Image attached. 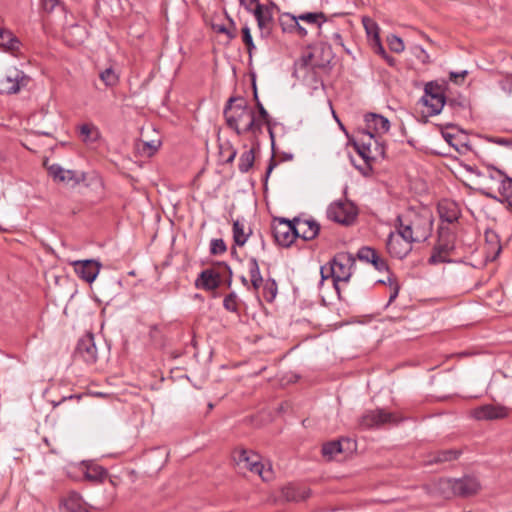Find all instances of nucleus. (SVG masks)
<instances>
[{"mask_svg": "<svg viewBox=\"0 0 512 512\" xmlns=\"http://www.w3.org/2000/svg\"><path fill=\"white\" fill-rule=\"evenodd\" d=\"M351 145L354 147L355 151L361 156L364 160V165H356L354 160L351 158V162L353 166L365 177L369 176L372 173V161L375 160V156L371 155V148L368 147V144L365 145V139L356 140L355 138L351 141Z\"/></svg>", "mask_w": 512, "mask_h": 512, "instance_id": "obj_14", "label": "nucleus"}, {"mask_svg": "<svg viewBox=\"0 0 512 512\" xmlns=\"http://www.w3.org/2000/svg\"><path fill=\"white\" fill-rule=\"evenodd\" d=\"M60 512H89L83 506L82 496L75 491L69 492L63 497L59 504Z\"/></svg>", "mask_w": 512, "mask_h": 512, "instance_id": "obj_24", "label": "nucleus"}, {"mask_svg": "<svg viewBox=\"0 0 512 512\" xmlns=\"http://www.w3.org/2000/svg\"><path fill=\"white\" fill-rule=\"evenodd\" d=\"M298 21H304L310 24H317L318 27L327 20L323 12H306L297 16Z\"/></svg>", "mask_w": 512, "mask_h": 512, "instance_id": "obj_39", "label": "nucleus"}, {"mask_svg": "<svg viewBox=\"0 0 512 512\" xmlns=\"http://www.w3.org/2000/svg\"><path fill=\"white\" fill-rule=\"evenodd\" d=\"M413 243L409 239L403 238L396 230L389 233L386 248L390 256L402 260L412 251Z\"/></svg>", "mask_w": 512, "mask_h": 512, "instance_id": "obj_11", "label": "nucleus"}, {"mask_svg": "<svg viewBox=\"0 0 512 512\" xmlns=\"http://www.w3.org/2000/svg\"><path fill=\"white\" fill-rule=\"evenodd\" d=\"M356 258L360 261L372 264L373 267L379 272L389 271L387 261L382 258L374 248L370 246L361 247L357 252Z\"/></svg>", "mask_w": 512, "mask_h": 512, "instance_id": "obj_19", "label": "nucleus"}, {"mask_svg": "<svg viewBox=\"0 0 512 512\" xmlns=\"http://www.w3.org/2000/svg\"><path fill=\"white\" fill-rule=\"evenodd\" d=\"M412 54L422 63V64H428L430 63V57L429 54L426 52V50L421 47L420 45H414L411 48Z\"/></svg>", "mask_w": 512, "mask_h": 512, "instance_id": "obj_50", "label": "nucleus"}, {"mask_svg": "<svg viewBox=\"0 0 512 512\" xmlns=\"http://www.w3.org/2000/svg\"><path fill=\"white\" fill-rule=\"evenodd\" d=\"M321 231L320 224L314 219H304L303 226L299 229V237L304 241H311L319 236Z\"/></svg>", "mask_w": 512, "mask_h": 512, "instance_id": "obj_29", "label": "nucleus"}, {"mask_svg": "<svg viewBox=\"0 0 512 512\" xmlns=\"http://www.w3.org/2000/svg\"><path fill=\"white\" fill-rule=\"evenodd\" d=\"M248 269H249L250 280L251 279H263L261 272H260L258 261L255 257H251L249 259Z\"/></svg>", "mask_w": 512, "mask_h": 512, "instance_id": "obj_51", "label": "nucleus"}, {"mask_svg": "<svg viewBox=\"0 0 512 512\" xmlns=\"http://www.w3.org/2000/svg\"><path fill=\"white\" fill-rule=\"evenodd\" d=\"M354 446L355 443L353 441L349 438H344L342 440L330 441L323 444L321 451L324 457L331 460L342 454L346 449H352Z\"/></svg>", "mask_w": 512, "mask_h": 512, "instance_id": "obj_23", "label": "nucleus"}, {"mask_svg": "<svg viewBox=\"0 0 512 512\" xmlns=\"http://www.w3.org/2000/svg\"><path fill=\"white\" fill-rule=\"evenodd\" d=\"M220 284V273L211 268L202 270L195 280V286L206 291L215 290L220 286Z\"/></svg>", "mask_w": 512, "mask_h": 512, "instance_id": "obj_22", "label": "nucleus"}, {"mask_svg": "<svg viewBox=\"0 0 512 512\" xmlns=\"http://www.w3.org/2000/svg\"><path fill=\"white\" fill-rule=\"evenodd\" d=\"M241 33H242V41H243L244 45L246 46V49H247V52L249 55V59L251 60L252 55L256 49V46L253 41L250 27L247 24H245L241 29Z\"/></svg>", "mask_w": 512, "mask_h": 512, "instance_id": "obj_41", "label": "nucleus"}, {"mask_svg": "<svg viewBox=\"0 0 512 512\" xmlns=\"http://www.w3.org/2000/svg\"><path fill=\"white\" fill-rule=\"evenodd\" d=\"M238 302L239 299L237 294L232 291L224 297L223 307L229 312L237 313L239 309Z\"/></svg>", "mask_w": 512, "mask_h": 512, "instance_id": "obj_44", "label": "nucleus"}, {"mask_svg": "<svg viewBox=\"0 0 512 512\" xmlns=\"http://www.w3.org/2000/svg\"><path fill=\"white\" fill-rule=\"evenodd\" d=\"M460 454H461V451L457 450V449L439 450L431 455V458L429 459L428 462L430 464L450 462V461L458 459Z\"/></svg>", "mask_w": 512, "mask_h": 512, "instance_id": "obj_31", "label": "nucleus"}, {"mask_svg": "<svg viewBox=\"0 0 512 512\" xmlns=\"http://www.w3.org/2000/svg\"><path fill=\"white\" fill-rule=\"evenodd\" d=\"M232 232L234 243L237 246H244L251 234V230H249L248 233H245L244 224L239 220H235L233 222Z\"/></svg>", "mask_w": 512, "mask_h": 512, "instance_id": "obj_35", "label": "nucleus"}, {"mask_svg": "<svg viewBox=\"0 0 512 512\" xmlns=\"http://www.w3.org/2000/svg\"><path fill=\"white\" fill-rule=\"evenodd\" d=\"M80 470L83 474V478L93 484L102 483L108 476L107 469L92 461H83Z\"/></svg>", "mask_w": 512, "mask_h": 512, "instance_id": "obj_20", "label": "nucleus"}, {"mask_svg": "<svg viewBox=\"0 0 512 512\" xmlns=\"http://www.w3.org/2000/svg\"><path fill=\"white\" fill-rule=\"evenodd\" d=\"M59 4V0H42L43 9L47 12H52Z\"/></svg>", "mask_w": 512, "mask_h": 512, "instance_id": "obj_59", "label": "nucleus"}, {"mask_svg": "<svg viewBox=\"0 0 512 512\" xmlns=\"http://www.w3.org/2000/svg\"><path fill=\"white\" fill-rule=\"evenodd\" d=\"M227 246L222 238L212 239L210 242V254L221 255L225 253Z\"/></svg>", "mask_w": 512, "mask_h": 512, "instance_id": "obj_47", "label": "nucleus"}, {"mask_svg": "<svg viewBox=\"0 0 512 512\" xmlns=\"http://www.w3.org/2000/svg\"><path fill=\"white\" fill-rule=\"evenodd\" d=\"M258 150L252 145L249 150L244 151L239 157L238 169L241 173H247L254 165L255 152Z\"/></svg>", "mask_w": 512, "mask_h": 512, "instance_id": "obj_32", "label": "nucleus"}, {"mask_svg": "<svg viewBox=\"0 0 512 512\" xmlns=\"http://www.w3.org/2000/svg\"><path fill=\"white\" fill-rule=\"evenodd\" d=\"M73 267L76 275L91 284L97 278L102 264L94 259L77 260L73 262Z\"/></svg>", "mask_w": 512, "mask_h": 512, "instance_id": "obj_13", "label": "nucleus"}, {"mask_svg": "<svg viewBox=\"0 0 512 512\" xmlns=\"http://www.w3.org/2000/svg\"><path fill=\"white\" fill-rule=\"evenodd\" d=\"M456 238L457 234L451 227L440 224L437 229L436 242L428 258V264L452 263L450 256L456 249Z\"/></svg>", "mask_w": 512, "mask_h": 512, "instance_id": "obj_3", "label": "nucleus"}, {"mask_svg": "<svg viewBox=\"0 0 512 512\" xmlns=\"http://www.w3.org/2000/svg\"><path fill=\"white\" fill-rule=\"evenodd\" d=\"M445 105L453 114H461L465 110H467V114L470 112V102L462 95L446 98Z\"/></svg>", "mask_w": 512, "mask_h": 512, "instance_id": "obj_30", "label": "nucleus"}, {"mask_svg": "<svg viewBox=\"0 0 512 512\" xmlns=\"http://www.w3.org/2000/svg\"><path fill=\"white\" fill-rule=\"evenodd\" d=\"M74 355L83 360L86 364L91 365L96 363L98 353L92 333H87L78 340Z\"/></svg>", "mask_w": 512, "mask_h": 512, "instance_id": "obj_12", "label": "nucleus"}, {"mask_svg": "<svg viewBox=\"0 0 512 512\" xmlns=\"http://www.w3.org/2000/svg\"><path fill=\"white\" fill-rule=\"evenodd\" d=\"M260 121H262L266 126H270L271 117L268 113V111L265 109L262 103H258V106H256Z\"/></svg>", "mask_w": 512, "mask_h": 512, "instance_id": "obj_54", "label": "nucleus"}, {"mask_svg": "<svg viewBox=\"0 0 512 512\" xmlns=\"http://www.w3.org/2000/svg\"><path fill=\"white\" fill-rule=\"evenodd\" d=\"M218 265L223 267V269L227 271L228 278L224 281V283L227 288H230L232 285V275H233L231 267L225 262H219Z\"/></svg>", "mask_w": 512, "mask_h": 512, "instance_id": "obj_58", "label": "nucleus"}, {"mask_svg": "<svg viewBox=\"0 0 512 512\" xmlns=\"http://www.w3.org/2000/svg\"><path fill=\"white\" fill-rule=\"evenodd\" d=\"M278 21L284 33H293L294 25L298 21V18L292 13L283 12L280 14Z\"/></svg>", "mask_w": 512, "mask_h": 512, "instance_id": "obj_37", "label": "nucleus"}, {"mask_svg": "<svg viewBox=\"0 0 512 512\" xmlns=\"http://www.w3.org/2000/svg\"><path fill=\"white\" fill-rule=\"evenodd\" d=\"M48 174L54 181L62 182L71 188L86 180V174L83 171L64 169L59 164L50 165L48 167Z\"/></svg>", "mask_w": 512, "mask_h": 512, "instance_id": "obj_9", "label": "nucleus"}, {"mask_svg": "<svg viewBox=\"0 0 512 512\" xmlns=\"http://www.w3.org/2000/svg\"><path fill=\"white\" fill-rule=\"evenodd\" d=\"M403 420V418L398 417L394 413L387 412L384 409H375L365 412L361 416L359 424L364 429H372L387 423L397 425Z\"/></svg>", "mask_w": 512, "mask_h": 512, "instance_id": "obj_6", "label": "nucleus"}, {"mask_svg": "<svg viewBox=\"0 0 512 512\" xmlns=\"http://www.w3.org/2000/svg\"><path fill=\"white\" fill-rule=\"evenodd\" d=\"M355 263L356 257L350 252L338 253L329 262L330 276L339 298H341L339 283L349 281L352 276L351 269Z\"/></svg>", "mask_w": 512, "mask_h": 512, "instance_id": "obj_4", "label": "nucleus"}, {"mask_svg": "<svg viewBox=\"0 0 512 512\" xmlns=\"http://www.w3.org/2000/svg\"><path fill=\"white\" fill-rule=\"evenodd\" d=\"M264 279H251L250 280V289L253 290V292L257 295L259 298V290L261 287H263Z\"/></svg>", "mask_w": 512, "mask_h": 512, "instance_id": "obj_57", "label": "nucleus"}, {"mask_svg": "<svg viewBox=\"0 0 512 512\" xmlns=\"http://www.w3.org/2000/svg\"><path fill=\"white\" fill-rule=\"evenodd\" d=\"M293 33L297 34L299 37H305L307 35V30L299 24V21H297L294 25Z\"/></svg>", "mask_w": 512, "mask_h": 512, "instance_id": "obj_63", "label": "nucleus"}, {"mask_svg": "<svg viewBox=\"0 0 512 512\" xmlns=\"http://www.w3.org/2000/svg\"><path fill=\"white\" fill-rule=\"evenodd\" d=\"M387 40L391 51L395 53H401L404 51V42L400 37L396 35H390Z\"/></svg>", "mask_w": 512, "mask_h": 512, "instance_id": "obj_48", "label": "nucleus"}, {"mask_svg": "<svg viewBox=\"0 0 512 512\" xmlns=\"http://www.w3.org/2000/svg\"><path fill=\"white\" fill-rule=\"evenodd\" d=\"M395 228L403 238L411 242H425L431 236L433 220L421 214H413L405 220L398 215L395 219Z\"/></svg>", "mask_w": 512, "mask_h": 512, "instance_id": "obj_2", "label": "nucleus"}, {"mask_svg": "<svg viewBox=\"0 0 512 512\" xmlns=\"http://www.w3.org/2000/svg\"><path fill=\"white\" fill-rule=\"evenodd\" d=\"M467 75H468L467 70H463L460 72L451 71L449 73V79H450V81H452L455 84H461Z\"/></svg>", "mask_w": 512, "mask_h": 512, "instance_id": "obj_55", "label": "nucleus"}, {"mask_svg": "<svg viewBox=\"0 0 512 512\" xmlns=\"http://www.w3.org/2000/svg\"><path fill=\"white\" fill-rule=\"evenodd\" d=\"M356 140H363L365 139V145L368 144V147L371 148L372 144L375 143V134L371 131H368V130H359L357 132V137L355 138Z\"/></svg>", "mask_w": 512, "mask_h": 512, "instance_id": "obj_52", "label": "nucleus"}, {"mask_svg": "<svg viewBox=\"0 0 512 512\" xmlns=\"http://www.w3.org/2000/svg\"><path fill=\"white\" fill-rule=\"evenodd\" d=\"M264 123L260 120H256V117L254 118V126H252L251 129L247 130V133L252 134V145L256 146L257 149L260 148V142H259V135L262 133V125Z\"/></svg>", "mask_w": 512, "mask_h": 512, "instance_id": "obj_46", "label": "nucleus"}, {"mask_svg": "<svg viewBox=\"0 0 512 512\" xmlns=\"http://www.w3.org/2000/svg\"><path fill=\"white\" fill-rule=\"evenodd\" d=\"M480 175H482L486 179H490V180L496 182L497 184L501 183V181L506 176V174L502 170L497 169L496 167H494L492 165H488L486 167L485 172L480 173Z\"/></svg>", "mask_w": 512, "mask_h": 512, "instance_id": "obj_42", "label": "nucleus"}, {"mask_svg": "<svg viewBox=\"0 0 512 512\" xmlns=\"http://www.w3.org/2000/svg\"><path fill=\"white\" fill-rule=\"evenodd\" d=\"M79 131L84 142H94L99 138V131L93 124H82Z\"/></svg>", "mask_w": 512, "mask_h": 512, "instance_id": "obj_38", "label": "nucleus"}, {"mask_svg": "<svg viewBox=\"0 0 512 512\" xmlns=\"http://www.w3.org/2000/svg\"><path fill=\"white\" fill-rule=\"evenodd\" d=\"M251 13H253L256 19L257 26L260 30V36L262 38L270 36L272 33V24L274 22L273 13L260 3L255 5V8L252 9Z\"/></svg>", "mask_w": 512, "mask_h": 512, "instance_id": "obj_15", "label": "nucleus"}, {"mask_svg": "<svg viewBox=\"0 0 512 512\" xmlns=\"http://www.w3.org/2000/svg\"><path fill=\"white\" fill-rule=\"evenodd\" d=\"M284 221L288 222L289 225L294 226V228L297 230L298 233H299V229H301V226H303V220L300 219L299 217H295L291 220L284 218Z\"/></svg>", "mask_w": 512, "mask_h": 512, "instance_id": "obj_60", "label": "nucleus"}, {"mask_svg": "<svg viewBox=\"0 0 512 512\" xmlns=\"http://www.w3.org/2000/svg\"><path fill=\"white\" fill-rule=\"evenodd\" d=\"M272 234L275 242L284 248L290 247L299 237L297 230L294 226L285 222L284 217H276L273 219Z\"/></svg>", "mask_w": 512, "mask_h": 512, "instance_id": "obj_8", "label": "nucleus"}, {"mask_svg": "<svg viewBox=\"0 0 512 512\" xmlns=\"http://www.w3.org/2000/svg\"><path fill=\"white\" fill-rule=\"evenodd\" d=\"M479 488L478 482L472 477H464L455 479L452 484L454 494L459 496H469L477 492Z\"/></svg>", "mask_w": 512, "mask_h": 512, "instance_id": "obj_26", "label": "nucleus"}, {"mask_svg": "<svg viewBox=\"0 0 512 512\" xmlns=\"http://www.w3.org/2000/svg\"><path fill=\"white\" fill-rule=\"evenodd\" d=\"M363 23H364V26L366 28L368 35H373V39L375 42V52L377 54H379L387 62V64L389 66H391V67L395 66L396 59L394 57L390 56L386 52L383 45L381 44V40H380L379 33H378V30H379L378 26L375 23L371 22V20L368 18H364Z\"/></svg>", "mask_w": 512, "mask_h": 512, "instance_id": "obj_21", "label": "nucleus"}, {"mask_svg": "<svg viewBox=\"0 0 512 512\" xmlns=\"http://www.w3.org/2000/svg\"><path fill=\"white\" fill-rule=\"evenodd\" d=\"M234 460L238 465H242L243 468L257 473L264 481L269 480V476L264 475V466L261 463L260 456L258 454L241 448L234 451Z\"/></svg>", "mask_w": 512, "mask_h": 512, "instance_id": "obj_10", "label": "nucleus"}, {"mask_svg": "<svg viewBox=\"0 0 512 512\" xmlns=\"http://www.w3.org/2000/svg\"><path fill=\"white\" fill-rule=\"evenodd\" d=\"M377 283L386 284V281L378 280ZM387 283L391 289V293H390L388 304H387V305H389L398 297L400 285L392 273L388 276Z\"/></svg>", "mask_w": 512, "mask_h": 512, "instance_id": "obj_43", "label": "nucleus"}, {"mask_svg": "<svg viewBox=\"0 0 512 512\" xmlns=\"http://www.w3.org/2000/svg\"><path fill=\"white\" fill-rule=\"evenodd\" d=\"M472 415L477 420H499L508 416V408L502 405L486 404L475 408Z\"/></svg>", "mask_w": 512, "mask_h": 512, "instance_id": "obj_17", "label": "nucleus"}, {"mask_svg": "<svg viewBox=\"0 0 512 512\" xmlns=\"http://www.w3.org/2000/svg\"><path fill=\"white\" fill-rule=\"evenodd\" d=\"M492 142L502 146L512 147V141L507 138H494L492 139Z\"/></svg>", "mask_w": 512, "mask_h": 512, "instance_id": "obj_64", "label": "nucleus"}, {"mask_svg": "<svg viewBox=\"0 0 512 512\" xmlns=\"http://www.w3.org/2000/svg\"><path fill=\"white\" fill-rule=\"evenodd\" d=\"M227 151H228V156L225 160V163L231 164L237 156V150L232 145H229V147L227 148Z\"/></svg>", "mask_w": 512, "mask_h": 512, "instance_id": "obj_62", "label": "nucleus"}, {"mask_svg": "<svg viewBox=\"0 0 512 512\" xmlns=\"http://www.w3.org/2000/svg\"><path fill=\"white\" fill-rule=\"evenodd\" d=\"M149 338L151 342L158 347H163L165 343V338L163 334L162 327L158 324H153L149 327L148 332Z\"/></svg>", "mask_w": 512, "mask_h": 512, "instance_id": "obj_40", "label": "nucleus"}, {"mask_svg": "<svg viewBox=\"0 0 512 512\" xmlns=\"http://www.w3.org/2000/svg\"><path fill=\"white\" fill-rule=\"evenodd\" d=\"M441 134L443 136V138L445 139V141L456 148V150H458V143H454L453 140L455 139V135L454 134H451L449 132H444L443 130L441 131Z\"/></svg>", "mask_w": 512, "mask_h": 512, "instance_id": "obj_61", "label": "nucleus"}, {"mask_svg": "<svg viewBox=\"0 0 512 512\" xmlns=\"http://www.w3.org/2000/svg\"><path fill=\"white\" fill-rule=\"evenodd\" d=\"M327 218L344 226L354 223L357 217V209L350 202H334L327 209Z\"/></svg>", "mask_w": 512, "mask_h": 512, "instance_id": "obj_7", "label": "nucleus"}, {"mask_svg": "<svg viewBox=\"0 0 512 512\" xmlns=\"http://www.w3.org/2000/svg\"><path fill=\"white\" fill-rule=\"evenodd\" d=\"M278 293V284L274 278H267L262 287V297L268 303H272Z\"/></svg>", "mask_w": 512, "mask_h": 512, "instance_id": "obj_34", "label": "nucleus"}, {"mask_svg": "<svg viewBox=\"0 0 512 512\" xmlns=\"http://www.w3.org/2000/svg\"><path fill=\"white\" fill-rule=\"evenodd\" d=\"M282 495L287 501H302L309 497V490H301L293 485L286 486L282 489Z\"/></svg>", "mask_w": 512, "mask_h": 512, "instance_id": "obj_33", "label": "nucleus"}, {"mask_svg": "<svg viewBox=\"0 0 512 512\" xmlns=\"http://www.w3.org/2000/svg\"><path fill=\"white\" fill-rule=\"evenodd\" d=\"M485 249L487 258L494 261L502 251L499 235L492 229L485 231Z\"/></svg>", "mask_w": 512, "mask_h": 512, "instance_id": "obj_27", "label": "nucleus"}, {"mask_svg": "<svg viewBox=\"0 0 512 512\" xmlns=\"http://www.w3.org/2000/svg\"><path fill=\"white\" fill-rule=\"evenodd\" d=\"M437 211L441 222L454 224L461 216V210L458 204L450 199H442L438 202Z\"/></svg>", "mask_w": 512, "mask_h": 512, "instance_id": "obj_18", "label": "nucleus"}, {"mask_svg": "<svg viewBox=\"0 0 512 512\" xmlns=\"http://www.w3.org/2000/svg\"><path fill=\"white\" fill-rule=\"evenodd\" d=\"M227 19L229 20L230 27H227L228 32L225 35L229 40H233L237 37L236 23L229 15H227Z\"/></svg>", "mask_w": 512, "mask_h": 512, "instance_id": "obj_56", "label": "nucleus"}, {"mask_svg": "<svg viewBox=\"0 0 512 512\" xmlns=\"http://www.w3.org/2000/svg\"><path fill=\"white\" fill-rule=\"evenodd\" d=\"M29 77L21 70L14 69L1 81V91L6 94H16L21 87L27 85Z\"/></svg>", "mask_w": 512, "mask_h": 512, "instance_id": "obj_16", "label": "nucleus"}, {"mask_svg": "<svg viewBox=\"0 0 512 512\" xmlns=\"http://www.w3.org/2000/svg\"><path fill=\"white\" fill-rule=\"evenodd\" d=\"M99 77L107 87H112L118 83V76L112 68H106L103 70Z\"/></svg>", "mask_w": 512, "mask_h": 512, "instance_id": "obj_45", "label": "nucleus"}, {"mask_svg": "<svg viewBox=\"0 0 512 512\" xmlns=\"http://www.w3.org/2000/svg\"><path fill=\"white\" fill-rule=\"evenodd\" d=\"M21 42L10 30L0 27V47L5 52H16L20 49Z\"/></svg>", "mask_w": 512, "mask_h": 512, "instance_id": "obj_28", "label": "nucleus"}, {"mask_svg": "<svg viewBox=\"0 0 512 512\" xmlns=\"http://www.w3.org/2000/svg\"><path fill=\"white\" fill-rule=\"evenodd\" d=\"M267 131H268V134H269V137H270V140H271V148H272V156L269 160V163H268V166H267V169H266V173L264 175V186L266 187L267 186V182H268V179L273 171V169L277 166V162L274 158V155H275V134H274V131H273V128H272V124L270 123V126H267Z\"/></svg>", "mask_w": 512, "mask_h": 512, "instance_id": "obj_36", "label": "nucleus"}, {"mask_svg": "<svg viewBox=\"0 0 512 512\" xmlns=\"http://www.w3.org/2000/svg\"><path fill=\"white\" fill-rule=\"evenodd\" d=\"M364 120L367 126L368 131L373 133L384 134L387 133L390 129L389 120L383 115L376 113H367L364 116Z\"/></svg>", "mask_w": 512, "mask_h": 512, "instance_id": "obj_25", "label": "nucleus"}, {"mask_svg": "<svg viewBox=\"0 0 512 512\" xmlns=\"http://www.w3.org/2000/svg\"><path fill=\"white\" fill-rule=\"evenodd\" d=\"M226 125L240 136L254 126L255 112L245 98L231 96L223 110Z\"/></svg>", "mask_w": 512, "mask_h": 512, "instance_id": "obj_1", "label": "nucleus"}, {"mask_svg": "<svg viewBox=\"0 0 512 512\" xmlns=\"http://www.w3.org/2000/svg\"><path fill=\"white\" fill-rule=\"evenodd\" d=\"M330 63V60H327L326 63H315V64H312V71H311V74H312V77H313V80L315 82V86L313 87L314 90L318 89V84L324 89V83L322 80H319L316 76V72H315V68H326Z\"/></svg>", "mask_w": 512, "mask_h": 512, "instance_id": "obj_53", "label": "nucleus"}, {"mask_svg": "<svg viewBox=\"0 0 512 512\" xmlns=\"http://www.w3.org/2000/svg\"><path fill=\"white\" fill-rule=\"evenodd\" d=\"M510 191L512 192V178L506 175L498 184V192L504 200L510 194Z\"/></svg>", "mask_w": 512, "mask_h": 512, "instance_id": "obj_49", "label": "nucleus"}, {"mask_svg": "<svg viewBox=\"0 0 512 512\" xmlns=\"http://www.w3.org/2000/svg\"><path fill=\"white\" fill-rule=\"evenodd\" d=\"M447 84H439L438 81H429L424 86V95L420 103L429 108V115L435 116L441 113L446 104Z\"/></svg>", "mask_w": 512, "mask_h": 512, "instance_id": "obj_5", "label": "nucleus"}]
</instances>
